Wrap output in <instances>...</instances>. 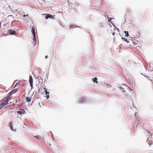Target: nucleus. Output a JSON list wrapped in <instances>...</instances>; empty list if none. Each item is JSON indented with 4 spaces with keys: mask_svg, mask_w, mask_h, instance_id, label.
<instances>
[{
    "mask_svg": "<svg viewBox=\"0 0 153 153\" xmlns=\"http://www.w3.org/2000/svg\"><path fill=\"white\" fill-rule=\"evenodd\" d=\"M43 89L44 90H45V91H47V89L45 88V87H44Z\"/></svg>",
    "mask_w": 153,
    "mask_h": 153,
    "instance_id": "obj_20",
    "label": "nucleus"
},
{
    "mask_svg": "<svg viewBox=\"0 0 153 153\" xmlns=\"http://www.w3.org/2000/svg\"><path fill=\"white\" fill-rule=\"evenodd\" d=\"M53 18V16L50 14H48L47 15V16H46L45 19H48V18Z\"/></svg>",
    "mask_w": 153,
    "mask_h": 153,
    "instance_id": "obj_7",
    "label": "nucleus"
},
{
    "mask_svg": "<svg viewBox=\"0 0 153 153\" xmlns=\"http://www.w3.org/2000/svg\"><path fill=\"white\" fill-rule=\"evenodd\" d=\"M9 126L10 128V129L12 131H15L16 130H14L13 128V126H12V122H10L9 123Z\"/></svg>",
    "mask_w": 153,
    "mask_h": 153,
    "instance_id": "obj_5",
    "label": "nucleus"
},
{
    "mask_svg": "<svg viewBox=\"0 0 153 153\" xmlns=\"http://www.w3.org/2000/svg\"><path fill=\"white\" fill-rule=\"evenodd\" d=\"M33 41H34V42L35 41V43H36V36H34V38H33Z\"/></svg>",
    "mask_w": 153,
    "mask_h": 153,
    "instance_id": "obj_17",
    "label": "nucleus"
},
{
    "mask_svg": "<svg viewBox=\"0 0 153 153\" xmlns=\"http://www.w3.org/2000/svg\"><path fill=\"white\" fill-rule=\"evenodd\" d=\"M29 82L30 83V85L31 87V89L33 88V79L31 76L30 75L29 76Z\"/></svg>",
    "mask_w": 153,
    "mask_h": 153,
    "instance_id": "obj_2",
    "label": "nucleus"
},
{
    "mask_svg": "<svg viewBox=\"0 0 153 153\" xmlns=\"http://www.w3.org/2000/svg\"><path fill=\"white\" fill-rule=\"evenodd\" d=\"M17 91V89H15L12 90L11 92L9 93V95L10 96L11 95L13 94V93H16Z\"/></svg>",
    "mask_w": 153,
    "mask_h": 153,
    "instance_id": "obj_6",
    "label": "nucleus"
},
{
    "mask_svg": "<svg viewBox=\"0 0 153 153\" xmlns=\"http://www.w3.org/2000/svg\"><path fill=\"white\" fill-rule=\"evenodd\" d=\"M121 39H123L125 41H126L127 43H129V40L125 38H123V37H122Z\"/></svg>",
    "mask_w": 153,
    "mask_h": 153,
    "instance_id": "obj_12",
    "label": "nucleus"
},
{
    "mask_svg": "<svg viewBox=\"0 0 153 153\" xmlns=\"http://www.w3.org/2000/svg\"><path fill=\"white\" fill-rule=\"evenodd\" d=\"M32 33H33L34 36H35V30H34V28H33L32 29Z\"/></svg>",
    "mask_w": 153,
    "mask_h": 153,
    "instance_id": "obj_16",
    "label": "nucleus"
},
{
    "mask_svg": "<svg viewBox=\"0 0 153 153\" xmlns=\"http://www.w3.org/2000/svg\"><path fill=\"white\" fill-rule=\"evenodd\" d=\"M10 31H11V32H10V33L11 35H13V34H15L16 32H15V30L12 31L11 30H10Z\"/></svg>",
    "mask_w": 153,
    "mask_h": 153,
    "instance_id": "obj_13",
    "label": "nucleus"
},
{
    "mask_svg": "<svg viewBox=\"0 0 153 153\" xmlns=\"http://www.w3.org/2000/svg\"><path fill=\"white\" fill-rule=\"evenodd\" d=\"M45 93L46 95V97L47 99H48L49 98V92L47 91H45Z\"/></svg>",
    "mask_w": 153,
    "mask_h": 153,
    "instance_id": "obj_10",
    "label": "nucleus"
},
{
    "mask_svg": "<svg viewBox=\"0 0 153 153\" xmlns=\"http://www.w3.org/2000/svg\"><path fill=\"white\" fill-rule=\"evenodd\" d=\"M112 19V18H110V19L108 20V22H110V21L111 20V19Z\"/></svg>",
    "mask_w": 153,
    "mask_h": 153,
    "instance_id": "obj_19",
    "label": "nucleus"
},
{
    "mask_svg": "<svg viewBox=\"0 0 153 153\" xmlns=\"http://www.w3.org/2000/svg\"><path fill=\"white\" fill-rule=\"evenodd\" d=\"M10 96V95L9 96H8L4 98H6L7 99V102H8L10 100L11 97Z\"/></svg>",
    "mask_w": 153,
    "mask_h": 153,
    "instance_id": "obj_11",
    "label": "nucleus"
},
{
    "mask_svg": "<svg viewBox=\"0 0 153 153\" xmlns=\"http://www.w3.org/2000/svg\"><path fill=\"white\" fill-rule=\"evenodd\" d=\"M26 100L27 102H30L31 101V98L30 97H26Z\"/></svg>",
    "mask_w": 153,
    "mask_h": 153,
    "instance_id": "obj_8",
    "label": "nucleus"
},
{
    "mask_svg": "<svg viewBox=\"0 0 153 153\" xmlns=\"http://www.w3.org/2000/svg\"><path fill=\"white\" fill-rule=\"evenodd\" d=\"M1 104L0 105V110L5 105L7 104V100L6 98H4L2 99L0 101Z\"/></svg>",
    "mask_w": 153,
    "mask_h": 153,
    "instance_id": "obj_1",
    "label": "nucleus"
},
{
    "mask_svg": "<svg viewBox=\"0 0 153 153\" xmlns=\"http://www.w3.org/2000/svg\"><path fill=\"white\" fill-rule=\"evenodd\" d=\"M25 16H26L25 15H24V16H24V17H25Z\"/></svg>",
    "mask_w": 153,
    "mask_h": 153,
    "instance_id": "obj_23",
    "label": "nucleus"
},
{
    "mask_svg": "<svg viewBox=\"0 0 153 153\" xmlns=\"http://www.w3.org/2000/svg\"><path fill=\"white\" fill-rule=\"evenodd\" d=\"M124 32L125 33V34H126L125 36L127 37L128 36H129L128 31H125Z\"/></svg>",
    "mask_w": 153,
    "mask_h": 153,
    "instance_id": "obj_14",
    "label": "nucleus"
},
{
    "mask_svg": "<svg viewBox=\"0 0 153 153\" xmlns=\"http://www.w3.org/2000/svg\"><path fill=\"white\" fill-rule=\"evenodd\" d=\"M114 33H113V35H114Z\"/></svg>",
    "mask_w": 153,
    "mask_h": 153,
    "instance_id": "obj_22",
    "label": "nucleus"
},
{
    "mask_svg": "<svg viewBox=\"0 0 153 153\" xmlns=\"http://www.w3.org/2000/svg\"><path fill=\"white\" fill-rule=\"evenodd\" d=\"M152 140H149L148 141V144L150 146L152 144Z\"/></svg>",
    "mask_w": 153,
    "mask_h": 153,
    "instance_id": "obj_15",
    "label": "nucleus"
},
{
    "mask_svg": "<svg viewBox=\"0 0 153 153\" xmlns=\"http://www.w3.org/2000/svg\"><path fill=\"white\" fill-rule=\"evenodd\" d=\"M70 28H73V25H71L70 26Z\"/></svg>",
    "mask_w": 153,
    "mask_h": 153,
    "instance_id": "obj_18",
    "label": "nucleus"
},
{
    "mask_svg": "<svg viewBox=\"0 0 153 153\" xmlns=\"http://www.w3.org/2000/svg\"><path fill=\"white\" fill-rule=\"evenodd\" d=\"M17 114H19L20 115L26 113L25 111L23 109H20L19 110L16 112Z\"/></svg>",
    "mask_w": 153,
    "mask_h": 153,
    "instance_id": "obj_3",
    "label": "nucleus"
},
{
    "mask_svg": "<svg viewBox=\"0 0 153 153\" xmlns=\"http://www.w3.org/2000/svg\"><path fill=\"white\" fill-rule=\"evenodd\" d=\"M47 57H48V56H45V58H47Z\"/></svg>",
    "mask_w": 153,
    "mask_h": 153,
    "instance_id": "obj_21",
    "label": "nucleus"
},
{
    "mask_svg": "<svg viewBox=\"0 0 153 153\" xmlns=\"http://www.w3.org/2000/svg\"><path fill=\"white\" fill-rule=\"evenodd\" d=\"M92 80L94 83L95 82L97 84L98 83V82L97 80V77H95L94 78H93Z\"/></svg>",
    "mask_w": 153,
    "mask_h": 153,
    "instance_id": "obj_9",
    "label": "nucleus"
},
{
    "mask_svg": "<svg viewBox=\"0 0 153 153\" xmlns=\"http://www.w3.org/2000/svg\"><path fill=\"white\" fill-rule=\"evenodd\" d=\"M85 99L84 97H80L79 99V102H83L85 101Z\"/></svg>",
    "mask_w": 153,
    "mask_h": 153,
    "instance_id": "obj_4",
    "label": "nucleus"
}]
</instances>
